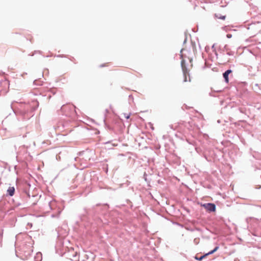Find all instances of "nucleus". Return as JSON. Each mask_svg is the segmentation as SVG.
Wrapping results in <instances>:
<instances>
[{
    "label": "nucleus",
    "instance_id": "10",
    "mask_svg": "<svg viewBox=\"0 0 261 261\" xmlns=\"http://www.w3.org/2000/svg\"><path fill=\"white\" fill-rule=\"evenodd\" d=\"M106 66V65H100V67H103V66Z\"/></svg>",
    "mask_w": 261,
    "mask_h": 261
},
{
    "label": "nucleus",
    "instance_id": "11",
    "mask_svg": "<svg viewBox=\"0 0 261 261\" xmlns=\"http://www.w3.org/2000/svg\"><path fill=\"white\" fill-rule=\"evenodd\" d=\"M231 70H229V73H231Z\"/></svg>",
    "mask_w": 261,
    "mask_h": 261
},
{
    "label": "nucleus",
    "instance_id": "5",
    "mask_svg": "<svg viewBox=\"0 0 261 261\" xmlns=\"http://www.w3.org/2000/svg\"><path fill=\"white\" fill-rule=\"evenodd\" d=\"M216 16L220 19H225L226 18V15H222L220 13H217L215 14Z\"/></svg>",
    "mask_w": 261,
    "mask_h": 261
},
{
    "label": "nucleus",
    "instance_id": "8",
    "mask_svg": "<svg viewBox=\"0 0 261 261\" xmlns=\"http://www.w3.org/2000/svg\"><path fill=\"white\" fill-rule=\"evenodd\" d=\"M124 117L126 118V119H128L129 118V115H125V114H124Z\"/></svg>",
    "mask_w": 261,
    "mask_h": 261
},
{
    "label": "nucleus",
    "instance_id": "2",
    "mask_svg": "<svg viewBox=\"0 0 261 261\" xmlns=\"http://www.w3.org/2000/svg\"><path fill=\"white\" fill-rule=\"evenodd\" d=\"M201 206L209 212H215L216 211V206L213 203H205L202 204Z\"/></svg>",
    "mask_w": 261,
    "mask_h": 261
},
{
    "label": "nucleus",
    "instance_id": "6",
    "mask_svg": "<svg viewBox=\"0 0 261 261\" xmlns=\"http://www.w3.org/2000/svg\"><path fill=\"white\" fill-rule=\"evenodd\" d=\"M186 50L188 51V52L184 51L183 53L186 54L187 56H190L192 58V57L190 56V55H192V53H191L190 51H188L187 49Z\"/></svg>",
    "mask_w": 261,
    "mask_h": 261
},
{
    "label": "nucleus",
    "instance_id": "1",
    "mask_svg": "<svg viewBox=\"0 0 261 261\" xmlns=\"http://www.w3.org/2000/svg\"><path fill=\"white\" fill-rule=\"evenodd\" d=\"M184 51L188 52V51L186 50V49H182L180 51V57L181 59V66L184 76V82H186L188 81L187 76H189V69L187 68V66L186 65L185 58H187L189 59V62H190L191 64H192V58H191L190 56H187L186 54L183 53ZM191 67H192V64H191Z\"/></svg>",
    "mask_w": 261,
    "mask_h": 261
},
{
    "label": "nucleus",
    "instance_id": "4",
    "mask_svg": "<svg viewBox=\"0 0 261 261\" xmlns=\"http://www.w3.org/2000/svg\"><path fill=\"white\" fill-rule=\"evenodd\" d=\"M223 76L225 78L226 82H228V70H226L223 73Z\"/></svg>",
    "mask_w": 261,
    "mask_h": 261
},
{
    "label": "nucleus",
    "instance_id": "7",
    "mask_svg": "<svg viewBox=\"0 0 261 261\" xmlns=\"http://www.w3.org/2000/svg\"><path fill=\"white\" fill-rule=\"evenodd\" d=\"M217 248L218 247H216L213 250L209 252L208 253H207L205 255H207L208 254H212L214 252H215L217 250Z\"/></svg>",
    "mask_w": 261,
    "mask_h": 261
},
{
    "label": "nucleus",
    "instance_id": "9",
    "mask_svg": "<svg viewBox=\"0 0 261 261\" xmlns=\"http://www.w3.org/2000/svg\"><path fill=\"white\" fill-rule=\"evenodd\" d=\"M204 257H205V255L202 256H201V257L199 258V260H201V259H202L203 258H204Z\"/></svg>",
    "mask_w": 261,
    "mask_h": 261
},
{
    "label": "nucleus",
    "instance_id": "3",
    "mask_svg": "<svg viewBox=\"0 0 261 261\" xmlns=\"http://www.w3.org/2000/svg\"><path fill=\"white\" fill-rule=\"evenodd\" d=\"M7 192L10 196H12L15 192L14 187H10L7 190Z\"/></svg>",
    "mask_w": 261,
    "mask_h": 261
}]
</instances>
